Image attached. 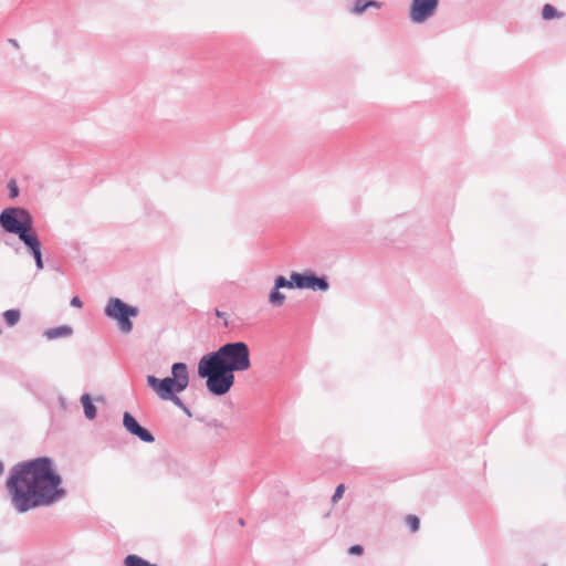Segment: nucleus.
I'll return each mask as SVG.
<instances>
[{
    "mask_svg": "<svg viewBox=\"0 0 566 566\" xmlns=\"http://www.w3.org/2000/svg\"><path fill=\"white\" fill-rule=\"evenodd\" d=\"M23 243L31 250V252L34 256L35 263H36V268L39 270H42L43 261H42V255H41V243H40L36 234L31 237L30 239L23 241Z\"/></svg>",
    "mask_w": 566,
    "mask_h": 566,
    "instance_id": "nucleus-9",
    "label": "nucleus"
},
{
    "mask_svg": "<svg viewBox=\"0 0 566 566\" xmlns=\"http://www.w3.org/2000/svg\"><path fill=\"white\" fill-rule=\"evenodd\" d=\"M11 42H12V44H13L15 48H18V46H19V45H18V43H17V41H14V40H13V41H11Z\"/></svg>",
    "mask_w": 566,
    "mask_h": 566,
    "instance_id": "nucleus-23",
    "label": "nucleus"
},
{
    "mask_svg": "<svg viewBox=\"0 0 566 566\" xmlns=\"http://www.w3.org/2000/svg\"><path fill=\"white\" fill-rule=\"evenodd\" d=\"M105 314L117 322L119 329L123 333H129L133 328L129 317L136 316L138 314V310L115 297L111 298L107 303Z\"/></svg>",
    "mask_w": 566,
    "mask_h": 566,
    "instance_id": "nucleus-5",
    "label": "nucleus"
},
{
    "mask_svg": "<svg viewBox=\"0 0 566 566\" xmlns=\"http://www.w3.org/2000/svg\"><path fill=\"white\" fill-rule=\"evenodd\" d=\"M125 566H157L155 564H150L147 560L143 559L142 557L137 555H128L124 559Z\"/></svg>",
    "mask_w": 566,
    "mask_h": 566,
    "instance_id": "nucleus-14",
    "label": "nucleus"
},
{
    "mask_svg": "<svg viewBox=\"0 0 566 566\" xmlns=\"http://www.w3.org/2000/svg\"><path fill=\"white\" fill-rule=\"evenodd\" d=\"M72 334V328L70 326H60L55 328L48 329L45 332V336L49 339H54L59 337H66Z\"/></svg>",
    "mask_w": 566,
    "mask_h": 566,
    "instance_id": "nucleus-12",
    "label": "nucleus"
},
{
    "mask_svg": "<svg viewBox=\"0 0 566 566\" xmlns=\"http://www.w3.org/2000/svg\"><path fill=\"white\" fill-rule=\"evenodd\" d=\"M348 553L350 555H361L364 553V548L360 545H353L348 548Z\"/></svg>",
    "mask_w": 566,
    "mask_h": 566,
    "instance_id": "nucleus-20",
    "label": "nucleus"
},
{
    "mask_svg": "<svg viewBox=\"0 0 566 566\" xmlns=\"http://www.w3.org/2000/svg\"><path fill=\"white\" fill-rule=\"evenodd\" d=\"M439 0H412L409 18L413 23H423L437 11Z\"/></svg>",
    "mask_w": 566,
    "mask_h": 566,
    "instance_id": "nucleus-6",
    "label": "nucleus"
},
{
    "mask_svg": "<svg viewBox=\"0 0 566 566\" xmlns=\"http://www.w3.org/2000/svg\"><path fill=\"white\" fill-rule=\"evenodd\" d=\"M81 402L83 405L86 418H88L90 420L94 419L96 417V408L93 405L90 395H87V394L83 395L81 397Z\"/></svg>",
    "mask_w": 566,
    "mask_h": 566,
    "instance_id": "nucleus-11",
    "label": "nucleus"
},
{
    "mask_svg": "<svg viewBox=\"0 0 566 566\" xmlns=\"http://www.w3.org/2000/svg\"><path fill=\"white\" fill-rule=\"evenodd\" d=\"M344 492H345V485L344 484H339L336 488V490H335V492H334V494L332 496V502L336 503L338 500H340L343 494H344Z\"/></svg>",
    "mask_w": 566,
    "mask_h": 566,
    "instance_id": "nucleus-19",
    "label": "nucleus"
},
{
    "mask_svg": "<svg viewBox=\"0 0 566 566\" xmlns=\"http://www.w3.org/2000/svg\"><path fill=\"white\" fill-rule=\"evenodd\" d=\"M283 287L292 289L293 283L289 282V280H286L282 275H280L275 279L274 290L271 292V294L269 296V302L273 306L279 307V306L283 305V303L285 301V295L279 291L280 289H283Z\"/></svg>",
    "mask_w": 566,
    "mask_h": 566,
    "instance_id": "nucleus-8",
    "label": "nucleus"
},
{
    "mask_svg": "<svg viewBox=\"0 0 566 566\" xmlns=\"http://www.w3.org/2000/svg\"><path fill=\"white\" fill-rule=\"evenodd\" d=\"M20 316L18 310H8L3 313V318L9 326L15 325L20 321Z\"/></svg>",
    "mask_w": 566,
    "mask_h": 566,
    "instance_id": "nucleus-16",
    "label": "nucleus"
},
{
    "mask_svg": "<svg viewBox=\"0 0 566 566\" xmlns=\"http://www.w3.org/2000/svg\"><path fill=\"white\" fill-rule=\"evenodd\" d=\"M71 305H72V306H75V307H77V308H81V307H82V301L80 300V297L74 296V297L71 300Z\"/></svg>",
    "mask_w": 566,
    "mask_h": 566,
    "instance_id": "nucleus-22",
    "label": "nucleus"
},
{
    "mask_svg": "<svg viewBox=\"0 0 566 566\" xmlns=\"http://www.w3.org/2000/svg\"><path fill=\"white\" fill-rule=\"evenodd\" d=\"M250 367L248 345L243 342L229 343L199 360L198 375L206 378L207 388L211 394L222 396L234 384L233 373L244 371Z\"/></svg>",
    "mask_w": 566,
    "mask_h": 566,
    "instance_id": "nucleus-2",
    "label": "nucleus"
},
{
    "mask_svg": "<svg viewBox=\"0 0 566 566\" xmlns=\"http://www.w3.org/2000/svg\"><path fill=\"white\" fill-rule=\"evenodd\" d=\"M147 384L160 399L171 400L176 405L181 406V400L176 394L184 391L188 387L189 376L187 366L184 363H176L171 367V377L159 379L149 375L147 376Z\"/></svg>",
    "mask_w": 566,
    "mask_h": 566,
    "instance_id": "nucleus-3",
    "label": "nucleus"
},
{
    "mask_svg": "<svg viewBox=\"0 0 566 566\" xmlns=\"http://www.w3.org/2000/svg\"><path fill=\"white\" fill-rule=\"evenodd\" d=\"M9 188H10V195L12 198L17 197L18 196V187H17V184L14 181H11L9 184Z\"/></svg>",
    "mask_w": 566,
    "mask_h": 566,
    "instance_id": "nucleus-21",
    "label": "nucleus"
},
{
    "mask_svg": "<svg viewBox=\"0 0 566 566\" xmlns=\"http://www.w3.org/2000/svg\"><path fill=\"white\" fill-rule=\"evenodd\" d=\"M405 521H406V524L411 530V532L415 533L419 530L420 521H419L418 516L410 514V515L406 516Z\"/></svg>",
    "mask_w": 566,
    "mask_h": 566,
    "instance_id": "nucleus-18",
    "label": "nucleus"
},
{
    "mask_svg": "<svg viewBox=\"0 0 566 566\" xmlns=\"http://www.w3.org/2000/svg\"><path fill=\"white\" fill-rule=\"evenodd\" d=\"M327 287H328V284L324 279L311 275L307 289H312L314 291H316V290L325 291V290H327Z\"/></svg>",
    "mask_w": 566,
    "mask_h": 566,
    "instance_id": "nucleus-15",
    "label": "nucleus"
},
{
    "mask_svg": "<svg viewBox=\"0 0 566 566\" xmlns=\"http://www.w3.org/2000/svg\"><path fill=\"white\" fill-rule=\"evenodd\" d=\"M0 224L4 231L17 234L23 242L35 235L30 213L21 208H7L0 213Z\"/></svg>",
    "mask_w": 566,
    "mask_h": 566,
    "instance_id": "nucleus-4",
    "label": "nucleus"
},
{
    "mask_svg": "<svg viewBox=\"0 0 566 566\" xmlns=\"http://www.w3.org/2000/svg\"><path fill=\"white\" fill-rule=\"evenodd\" d=\"M542 15L545 20H551V19L559 17V13L553 6L545 4L543 7Z\"/></svg>",
    "mask_w": 566,
    "mask_h": 566,
    "instance_id": "nucleus-17",
    "label": "nucleus"
},
{
    "mask_svg": "<svg viewBox=\"0 0 566 566\" xmlns=\"http://www.w3.org/2000/svg\"><path fill=\"white\" fill-rule=\"evenodd\" d=\"M380 7H381V3L377 2L375 0H356L354 2L353 13L361 14L368 8L379 9Z\"/></svg>",
    "mask_w": 566,
    "mask_h": 566,
    "instance_id": "nucleus-10",
    "label": "nucleus"
},
{
    "mask_svg": "<svg viewBox=\"0 0 566 566\" xmlns=\"http://www.w3.org/2000/svg\"><path fill=\"white\" fill-rule=\"evenodd\" d=\"M61 479L46 458L19 464L7 482L14 506L25 512L36 505L52 502L60 493Z\"/></svg>",
    "mask_w": 566,
    "mask_h": 566,
    "instance_id": "nucleus-1",
    "label": "nucleus"
},
{
    "mask_svg": "<svg viewBox=\"0 0 566 566\" xmlns=\"http://www.w3.org/2000/svg\"><path fill=\"white\" fill-rule=\"evenodd\" d=\"M311 275H304L300 273H292L289 282L293 283V287L307 289Z\"/></svg>",
    "mask_w": 566,
    "mask_h": 566,
    "instance_id": "nucleus-13",
    "label": "nucleus"
},
{
    "mask_svg": "<svg viewBox=\"0 0 566 566\" xmlns=\"http://www.w3.org/2000/svg\"><path fill=\"white\" fill-rule=\"evenodd\" d=\"M123 424L129 433L138 437L142 441L148 443L154 442V436L148 430L139 426L137 420L129 412L124 413Z\"/></svg>",
    "mask_w": 566,
    "mask_h": 566,
    "instance_id": "nucleus-7",
    "label": "nucleus"
}]
</instances>
